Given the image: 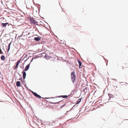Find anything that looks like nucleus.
Segmentation results:
<instances>
[{"mask_svg":"<svg viewBox=\"0 0 128 128\" xmlns=\"http://www.w3.org/2000/svg\"><path fill=\"white\" fill-rule=\"evenodd\" d=\"M71 78L72 81L74 83L76 80V75L74 72H72L71 73Z\"/></svg>","mask_w":128,"mask_h":128,"instance_id":"nucleus-1","label":"nucleus"},{"mask_svg":"<svg viewBox=\"0 0 128 128\" xmlns=\"http://www.w3.org/2000/svg\"><path fill=\"white\" fill-rule=\"evenodd\" d=\"M29 20L30 23L31 24H33L34 25L38 23L37 21L32 18H30Z\"/></svg>","mask_w":128,"mask_h":128,"instance_id":"nucleus-2","label":"nucleus"},{"mask_svg":"<svg viewBox=\"0 0 128 128\" xmlns=\"http://www.w3.org/2000/svg\"><path fill=\"white\" fill-rule=\"evenodd\" d=\"M7 25H8V26L10 25L8 23H2L1 24V26L2 28H5Z\"/></svg>","mask_w":128,"mask_h":128,"instance_id":"nucleus-3","label":"nucleus"},{"mask_svg":"<svg viewBox=\"0 0 128 128\" xmlns=\"http://www.w3.org/2000/svg\"><path fill=\"white\" fill-rule=\"evenodd\" d=\"M21 59H20L19 60H18V61L17 62L16 65L14 68V70L17 69V68L18 67V65L19 64L20 62L21 61Z\"/></svg>","mask_w":128,"mask_h":128,"instance_id":"nucleus-4","label":"nucleus"},{"mask_svg":"<svg viewBox=\"0 0 128 128\" xmlns=\"http://www.w3.org/2000/svg\"><path fill=\"white\" fill-rule=\"evenodd\" d=\"M32 94L36 97L39 98H41V97L39 95L37 94L36 92H32Z\"/></svg>","mask_w":128,"mask_h":128,"instance_id":"nucleus-5","label":"nucleus"},{"mask_svg":"<svg viewBox=\"0 0 128 128\" xmlns=\"http://www.w3.org/2000/svg\"><path fill=\"white\" fill-rule=\"evenodd\" d=\"M30 67V64L27 65L25 69L24 70V71H26L27 70L29 69Z\"/></svg>","mask_w":128,"mask_h":128,"instance_id":"nucleus-6","label":"nucleus"},{"mask_svg":"<svg viewBox=\"0 0 128 128\" xmlns=\"http://www.w3.org/2000/svg\"><path fill=\"white\" fill-rule=\"evenodd\" d=\"M22 73L23 74V77L24 79L26 78V72L24 71H23Z\"/></svg>","mask_w":128,"mask_h":128,"instance_id":"nucleus-7","label":"nucleus"},{"mask_svg":"<svg viewBox=\"0 0 128 128\" xmlns=\"http://www.w3.org/2000/svg\"><path fill=\"white\" fill-rule=\"evenodd\" d=\"M108 95L110 99L112 98H113V97H114V96L113 95H112L110 94H108Z\"/></svg>","mask_w":128,"mask_h":128,"instance_id":"nucleus-8","label":"nucleus"},{"mask_svg":"<svg viewBox=\"0 0 128 128\" xmlns=\"http://www.w3.org/2000/svg\"><path fill=\"white\" fill-rule=\"evenodd\" d=\"M68 96H67V95H64V96H58L59 97H62V98H66Z\"/></svg>","mask_w":128,"mask_h":128,"instance_id":"nucleus-9","label":"nucleus"},{"mask_svg":"<svg viewBox=\"0 0 128 128\" xmlns=\"http://www.w3.org/2000/svg\"><path fill=\"white\" fill-rule=\"evenodd\" d=\"M16 85L20 87L21 86L20 82V81L17 82L16 83Z\"/></svg>","mask_w":128,"mask_h":128,"instance_id":"nucleus-10","label":"nucleus"},{"mask_svg":"<svg viewBox=\"0 0 128 128\" xmlns=\"http://www.w3.org/2000/svg\"><path fill=\"white\" fill-rule=\"evenodd\" d=\"M11 44V42H10L9 44L8 47V52L10 50V46Z\"/></svg>","mask_w":128,"mask_h":128,"instance_id":"nucleus-11","label":"nucleus"},{"mask_svg":"<svg viewBox=\"0 0 128 128\" xmlns=\"http://www.w3.org/2000/svg\"><path fill=\"white\" fill-rule=\"evenodd\" d=\"M81 101V98L79 99L76 103V104H78Z\"/></svg>","mask_w":128,"mask_h":128,"instance_id":"nucleus-12","label":"nucleus"},{"mask_svg":"<svg viewBox=\"0 0 128 128\" xmlns=\"http://www.w3.org/2000/svg\"><path fill=\"white\" fill-rule=\"evenodd\" d=\"M40 40V38L38 37H36L34 38V40L36 41H38Z\"/></svg>","mask_w":128,"mask_h":128,"instance_id":"nucleus-13","label":"nucleus"},{"mask_svg":"<svg viewBox=\"0 0 128 128\" xmlns=\"http://www.w3.org/2000/svg\"><path fill=\"white\" fill-rule=\"evenodd\" d=\"M1 58L2 60H5V56H1Z\"/></svg>","mask_w":128,"mask_h":128,"instance_id":"nucleus-14","label":"nucleus"},{"mask_svg":"<svg viewBox=\"0 0 128 128\" xmlns=\"http://www.w3.org/2000/svg\"><path fill=\"white\" fill-rule=\"evenodd\" d=\"M78 63L79 64V67H80L82 65V63L80 62V60H78Z\"/></svg>","mask_w":128,"mask_h":128,"instance_id":"nucleus-15","label":"nucleus"},{"mask_svg":"<svg viewBox=\"0 0 128 128\" xmlns=\"http://www.w3.org/2000/svg\"><path fill=\"white\" fill-rule=\"evenodd\" d=\"M126 68H128V66L126 67Z\"/></svg>","mask_w":128,"mask_h":128,"instance_id":"nucleus-16","label":"nucleus"},{"mask_svg":"<svg viewBox=\"0 0 128 128\" xmlns=\"http://www.w3.org/2000/svg\"><path fill=\"white\" fill-rule=\"evenodd\" d=\"M21 79L22 80V78Z\"/></svg>","mask_w":128,"mask_h":128,"instance_id":"nucleus-17","label":"nucleus"},{"mask_svg":"<svg viewBox=\"0 0 128 128\" xmlns=\"http://www.w3.org/2000/svg\"><path fill=\"white\" fill-rule=\"evenodd\" d=\"M58 102H57L56 103H58Z\"/></svg>","mask_w":128,"mask_h":128,"instance_id":"nucleus-18","label":"nucleus"},{"mask_svg":"<svg viewBox=\"0 0 128 128\" xmlns=\"http://www.w3.org/2000/svg\"><path fill=\"white\" fill-rule=\"evenodd\" d=\"M68 112V111L67 112Z\"/></svg>","mask_w":128,"mask_h":128,"instance_id":"nucleus-19","label":"nucleus"}]
</instances>
